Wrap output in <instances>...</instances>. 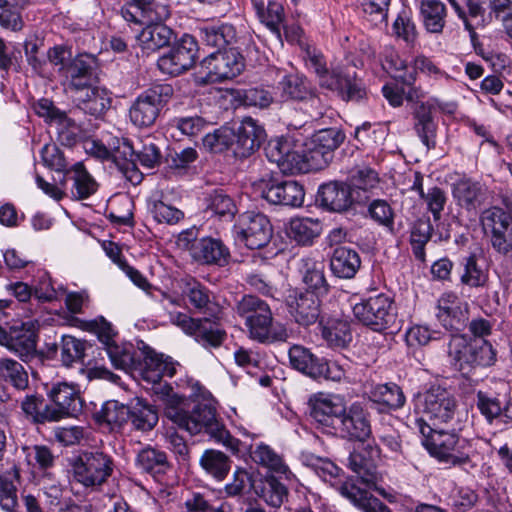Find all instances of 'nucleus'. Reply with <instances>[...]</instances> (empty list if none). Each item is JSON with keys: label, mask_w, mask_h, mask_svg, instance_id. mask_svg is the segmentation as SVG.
I'll return each instance as SVG.
<instances>
[{"label": "nucleus", "mask_w": 512, "mask_h": 512, "mask_svg": "<svg viewBox=\"0 0 512 512\" xmlns=\"http://www.w3.org/2000/svg\"><path fill=\"white\" fill-rule=\"evenodd\" d=\"M138 372L144 381L157 385L155 393L163 402L165 415L179 428L191 435L208 433L215 441L223 444L233 453L239 451L240 441L234 438L216 418L214 407L207 403H198L189 410L186 397L173 392L168 384H161L163 377H173L176 373L171 358L158 354L148 346L142 348Z\"/></svg>", "instance_id": "f257e3e1"}, {"label": "nucleus", "mask_w": 512, "mask_h": 512, "mask_svg": "<svg viewBox=\"0 0 512 512\" xmlns=\"http://www.w3.org/2000/svg\"><path fill=\"white\" fill-rule=\"evenodd\" d=\"M311 466L324 482L330 483L343 497L363 512H392L379 499L371 496L362 487L357 486L353 478L342 480L340 478L341 469L330 460L317 458Z\"/></svg>", "instance_id": "f03ea898"}, {"label": "nucleus", "mask_w": 512, "mask_h": 512, "mask_svg": "<svg viewBox=\"0 0 512 512\" xmlns=\"http://www.w3.org/2000/svg\"><path fill=\"white\" fill-rule=\"evenodd\" d=\"M447 353L451 365L462 372L488 367L496 361V352L488 341L459 334L451 336Z\"/></svg>", "instance_id": "7ed1b4c3"}, {"label": "nucleus", "mask_w": 512, "mask_h": 512, "mask_svg": "<svg viewBox=\"0 0 512 512\" xmlns=\"http://www.w3.org/2000/svg\"><path fill=\"white\" fill-rule=\"evenodd\" d=\"M107 144L102 141H87L86 151L101 160H112L123 176L132 184L137 185L143 179V174L133 162L134 146L128 139L109 137Z\"/></svg>", "instance_id": "20e7f679"}, {"label": "nucleus", "mask_w": 512, "mask_h": 512, "mask_svg": "<svg viewBox=\"0 0 512 512\" xmlns=\"http://www.w3.org/2000/svg\"><path fill=\"white\" fill-rule=\"evenodd\" d=\"M415 428L422 435V443L433 457L453 465H462L469 461L468 455L459 453L456 449L459 438L454 431L431 426L423 417L415 420Z\"/></svg>", "instance_id": "39448f33"}, {"label": "nucleus", "mask_w": 512, "mask_h": 512, "mask_svg": "<svg viewBox=\"0 0 512 512\" xmlns=\"http://www.w3.org/2000/svg\"><path fill=\"white\" fill-rule=\"evenodd\" d=\"M243 69V56L237 49L230 47L213 52L201 61L198 81L204 84L222 82L235 78Z\"/></svg>", "instance_id": "423d86ee"}, {"label": "nucleus", "mask_w": 512, "mask_h": 512, "mask_svg": "<svg viewBox=\"0 0 512 512\" xmlns=\"http://www.w3.org/2000/svg\"><path fill=\"white\" fill-rule=\"evenodd\" d=\"M353 314L359 322L376 332L392 327L397 317L392 299L385 294L371 296L356 303Z\"/></svg>", "instance_id": "0eeeda50"}, {"label": "nucleus", "mask_w": 512, "mask_h": 512, "mask_svg": "<svg viewBox=\"0 0 512 512\" xmlns=\"http://www.w3.org/2000/svg\"><path fill=\"white\" fill-rule=\"evenodd\" d=\"M113 469L109 455L101 451L84 452L73 463V476L84 487L95 488L107 481Z\"/></svg>", "instance_id": "6e6552de"}, {"label": "nucleus", "mask_w": 512, "mask_h": 512, "mask_svg": "<svg viewBox=\"0 0 512 512\" xmlns=\"http://www.w3.org/2000/svg\"><path fill=\"white\" fill-rule=\"evenodd\" d=\"M480 222L492 248L501 255L512 253V214L501 207L485 209Z\"/></svg>", "instance_id": "1a4fd4ad"}, {"label": "nucleus", "mask_w": 512, "mask_h": 512, "mask_svg": "<svg viewBox=\"0 0 512 512\" xmlns=\"http://www.w3.org/2000/svg\"><path fill=\"white\" fill-rule=\"evenodd\" d=\"M172 93V87L167 84L154 85L143 91L129 109L131 122L137 127L151 126Z\"/></svg>", "instance_id": "9d476101"}, {"label": "nucleus", "mask_w": 512, "mask_h": 512, "mask_svg": "<svg viewBox=\"0 0 512 512\" xmlns=\"http://www.w3.org/2000/svg\"><path fill=\"white\" fill-rule=\"evenodd\" d=\"M416 406L430 421L431 426H440L454 419L457 404L454 396L447 389L432 386L418 397Z\"/></svg>", "instance_id": "9b49d317"}, {"label": "nucleus", "mask_w": 512, "mask_h": 512, "mask_svg": "<svg viewBox=\"0 0 512 512\" xmlns=\"http://www.w3.org/2000/svg\"><path fill=\"white\" fill-rule=\"evenodd\" d=\"M255 187L263 199L274 205L300 207L304 202V189L296 181H282L271 176L259 180Z\"/></svg>", "instance_id": "f8f14e48"}, {"label": "nucleus", "mask_w": 512, "mask_h": 512, "mask_svg": "<svg viewBox=\"0 0 512 512\" xmlns=\"http://www.w3.org/2000/svg\"><path fill=\"white\" fill-rule=\"evenodd\" d=\"M345 134L338 128H324L316 131L308 144L307 161L311 167L322 169L333 159L334 152L344 142Z\"/></svg>", "instance_id": "ddd939ff"}, {"label": "nucleus", "mask_w": 512, "mask_h": 512, "mask_svg": "<svg viewBox=\"0 0 512 512\" xmlns=\"http://www.w3.org/2000/svg\"><path fill=\"white\" fill-rule=\"evenodd\" d=\"M197 52L198 43L196 38L184 34L167 54L158 59L157 65L163 73L176 76L194 65Z\"/></svg>", "instance_id": "4468645a"}, {"label": "nucleus", "mask_w": 512, "mask_h": 512, "mask_svg": "<svg viewBox=\"0 0 512 512\" xmlns=\"http://www.w3.org/2000/svg\"><path fill=\"white\" fill-rule=\"evenodd\" d=\"M170 321L204 347H218L225 339V332L208 318L193 319L187 314L173 312L170 313Z\"/></svg>", "instance_id": "2eb2a0df"}, {"label": "nucleus", "mask_w": 512, "mask_h": 512, "mask_svg": "<svg viewBox=\"0 0 512 512\" xmlns=\"http://www.w3.org/2000/svg\"><path fill=\"white\" fill-rule=\"evenodd\" d=\"M47 396L52 402L50 411L51 414H54V422L63 418L76 417L82 411L83 402L80 391L72 383L58 382L52 384Z\"/></svg>", "instance_id": "dca6fc26"}, {"label": "nucleus", "mask_w": 512, "mask_h": 512, "mask_svg": "<svg viewBox=\"0 0 512 512\" xmlns=\"http://www.w3.org/2000/svg\"><path fill=\"white\" fill-rule=\"evenodd\" d=\"M310 415L323 432L336 434L346 403L339 395L320 394L311 399Z\"/></svg>", "instance_id": "f3484780"}, {"label": "nucleus", "mask_w": 512, "mask_h": 512, "mask_svg": "<svg viewBox=\"0 0 512 512\" xmlns=\"http://www.w3.org/2000/svg\"><path fill=\"white\" fill-rule=\"evenodd\" d=\"M238 239L249 249H260L268 244L272 227L268 218L261 213L246 212L239 217Z\"/></svg>", "instance_id": "a211bd4d"}, {"label": "nucleus", "mask_w": 512, "mask_h": 512, "mask_svg": "<svg viewBox=\"0 0 512 512\" xmlns=\"http://www.w3.org/2000/svg\"><path fill=\"white\" fill-rule=\"evenodd\" d=\"M336 434L342 437L364 442L371 435V425L368 412L360 402L346 406L345 412L337 427Z\"/></svg>", "instance_id": "6ab92c4d"}, {"label": "nucleus", "mask_w": 512, "mask_h": 512, "mask_svg": "<svg viewBox=\"0 0 512 512\" xmlns=\"http://www.w3.org/2000/svg\"><path fill=\"white\" fill-rule=\"evenodd\" d=\"M368 196L360 197L353 193L352 187L343 182L333 181L320 186L318 201L329 211L342 212L354 202H364Z\"/></svg>", "instance_id": "aec40b11"}, {"label": "nucleus", "mask_w": 512, "mask_h": 512, "mask_svg": "<svg viewBox=\"0 0 512 512\" xmlns=\"http://www.w3.org/2000/svg\"><path fill=\"white\" fill-rule=\"evenodd\" d=\"M320 298L309 291H292L287 297L289 313L302 326H309L319 319Z\"/></svg>", "instance_id": "412c9836"}, {"label": "nucleus", "mask_w": 512, "mask_h": 512, "mask_svg": "<svg viewBox=\"0 0 512 512\" xmlns=\"http://www.w3.org/2000/svg\"><path fill=\"white\" fill-rule=\"evenodd\" d=\"M38 327V322L34 320L12 326L5 336V345L22 359L33 356L36 352Z\"/></svg>", "instance_id": "4be33fe9"}, {"label": "nucleus", "mask_w": 512, "mask_h": 512, "mask_svg": "<svg viewBox=\"0 0 512 512\" xmlns=\"http://www.w3.org/2000/svg\"><path fill=\"white\" fill-rule=\"evenodd\" d=\"M436 317L447 330H460L468 319V304L454 293H444L438 300Z\"/></svg>", "instance_id": "5701e85b"}, {"label": "nucleus", "mask_w": 512, "mask_h": 512, "mask_svg": "<svg viewBox=\"0 0 512 512\" xmlns=\"http://www.w3.org/2000/svg\"><path fill=\"white\" fill-rule=\"evenodd\" d=\"M119 13L128 24L135 26L163 23L170 16L169 7L155 0L141 8L123 5Z\"/></svg>", "instance_id": "b1692460"}, {"label": "nucleus", "mask_w": 512, "mask_h": 512, "mask_svg": "<svg viewBox=\"0 0 512 512\" xmlns=\"http://www.w3.org/2000/svg\"><path fill=\"white\" fill-rule=\"evenodd\" d=\"M234 141V155L240 158L250 156L265 138V131L256 120L246 117L242 120Z\"/></svg>", "instance_id": "393cba45"}, {"label": "nucleus", "mask_w": 512, "mask_h": 512, "mask_svg": "<svg viewBox=\"0 0 512 512\" xmlns=\"http://www.w3.org/2000/svg\"><path fill=\"white\" fill-rule=\"evenodd\" d=\"M95 58L90 54H79L65 68L63 75L68 88L74 92H83L92 84Z\"/></svg>", "instance_id": "a878e982"}, {"label": "nucleus", "mask_w": 512, "mask_h": 512, "mask_svg": "<svg viewBox=\"0 0 512 512\" xmlns=\"http://www.w3.org/2000/svg\"><path fill=\"white\" fill-rule=\"evenodd\" d=\"M348 466L357 475V479H353L357 486H359V483L363 484L367 492L368 489L374 490L389 502L396 501V495L394 493L387 492L383 487L378 485L379 476L375 468L370 465L361 454L351 453L348 458Z\"/></svg>", "instance_id": "bb28decb"}, {"label": "nucleus", "mask_w": 512, "mask_h": 512, "mask_svg": "<svg viewBox=\"0 0 512 512\" xmlns=\"http://www.w3.org/2000/svg\"><path fill=\"white\" fill-rule=\"evenodd\" d=\"M245 327L248 337L262 344L285 341L288 336L285 327L274 321L272 312L254 319Z\"/></svg>", "instance_id": "cd10ccee"}, {"label": "nucleus", "mask_w": 512, "mask_h": 512, "mask_svg": "<svg viewBox=\"0 0 512 512\" xmlns=\"http://www.w3.org/2000/svg\"><path fill=\"white\" fill-rule=\"evenodd\" d=\"M200 42L217 51L227 50L236 41V30L229 23H203L197 27Z\"/></svg>", "instance_id": "c85d7f7f"}, {"label": "nucleus", "mask_w": 512, "mask_h": 512, "mask_svg": "<svg viewBox=\"0 0 512 512\" xmlns=\"http://www.w3.org/2000/svg\"><path fill=\"white\" fill-rule=\"evenodd\" d=\"M452 192L458 205L468 211H476L487 198V190L484 185L470 178L456 181L453 184Z\"/></svg>", "instance_id": "c756f323"}, {"label": "nucleus", "mask_w": 512, "mask_h": 512, "mask_svg": "<svg viewBox=\"0 0 512 512\" xmlns=\"http://www.w3.org/2000/svg\"><path fill=\"white\" fill-rule=\"evenodd\" d=\"M190 254L193 259L203 264L224 265L228 261L229 250L220 240L206 237L191 245Z\"/></svg>", "instance_id": "7c9ffc66"}, {"label": "nucleus", "mask_w": 512, "mask_h": 512, "mask_svg": "<svg viewBox=\"0 0 512 512\" xmlns=\"http://www.w3.org/2000/svg\"><path fill=\"white\" fill-rule=\"evenodd\" d=\"M438 106L436 100L421 102L414 110V127L421 141L427 148L435 147L436 124L432 110Z\"/></svg>", "instance_id": "2f4dec72"}, {"label": "nucleus", "mask_w": 512, "mask_h": 512, "mask_svg": "<svg viewBox=\"0 0 512 512\" xmlns=\"http://www.w3.org/2000/svg\"><path fill=\"white\" fill-rule=\"evenodd\" d=\"M304 60L308 69L313 71L321 87H337L336 76L342 68L329 69L324 55L314 47H307L304 52Z\"/></svg>", "instance_id": "473e14b6"}, {"label": "nucleus", "mask_w": 512, "mask_h": 512, "mask_svg": "<svg viewBox=\"0 0 512 512\" xmlns=\"http://www.w3.org/2000/svg\"><path fill=\"white\" fill-rule=\"evenodd\" d=\"M361 266L359 254L348 247H337L330 259V270L340 279H351Z\"/></svg>", "instance_id": "72a5a7b5"}, {"label": "nucleus", "mask_w": 512, "mask_h": 512, "mask_svg": "<svg viewBox=\"0 0 512 512\" xmlns=\"http://www.w3.org/2000/svg\"><path fill=\"white\" fill-rule=\"evenodd\" d=\"M76 94L75 101L78 102V106L85 113L95 117L101 116L111 105L110 93L104 88L90 85L83 92Z\"/></svg>", "instance_id": "f704fd0d"}, {"label": "nucleus", "mask_w": 512, "mask_h": 512, "mask_svg": "<svg viewBox=\"0 0 512 512\" xmlns=\"http://www.w3.org/2000/svg\"><path fill=\"white\" fill-rule=\"evenodd\" d=\"M299 270L303 282L308 288L307 291L319 297L328 292L329 286L324 275V264L322 262L315 261L310 257L301 258Z\"/></svg>", "instance_id": "c9c22d12"}, {"label": "nucleus", "mask_w": 512, "mask_h": 512, "mask_svg": "<svg viewBox=\"0 0 512 512\" xmlns=\"http://www.w3.org/2000/svg\"><path fill=\"white\" fill-rule=\"evenodd\" d=\"M136 39L143 51H157L167 46L173 36V31L164 23L143 25Z\"/></svg>", "instance_id": "e433bc0d"}, {"label": "nucleus", "mask_w": 512, "mask_h": 512, "mask_svg": "<svg viewBox=\"0 0 512 512\" xmlns=\"http://www.w3.org/2000/svg\"><path fill=\"white\" fill-rule=\"evenodd\" d=\"M111 363L117 369L127 373H135L139 368L140 359H142V349L136 350L132 344L118 345L112 343L105 349Z\"/></svg>", "instance_id": "4c0bfd02"}, {"label": "nucleus", "mask_w": 512, "mask_h": 512, "mask_svg": "<svg viewBox=\"0 0 512 512\" xmlns=\"http://www.w3.org/2000/svg\"><path fill=\"white\" fill-rule=\"evenodd\" d=\"M185 294L189 303L199 313L210 317H217L220 313V305L215 301L212 293L199 282L193 281L187 285Z\"/></svg>", "instance_id": "58836bf2"}, {"label": "nucleus", "mask_w": 512, "mask_h": 512, "mask_svg": "<svg viewBox=\"0 0 512 512\" xmlns=\"http://www.w3.org/2000/svg\"><path fill=\"white\" fill-rule=\"evenodd\" d=\"M257 17L278 39H281V28L285 19L284 8L277 1L265 4L260 0H251Z\"/></svg>", "instance_id": "ea45409f"}, {"label": "nucleus", "mask_w": 512, "mask_h": 512, "mask_svg": "<svg viewBox=\"0 0 512 512\" xmlns=\"http://www.w3.org/2000/svg\"><path fill=\"white\" fill-rule=\"evenodd\" d=\"M136 465L157 481H161L162 476L170 469L166 454L152 447H146L137 454Z\"/></svg>", "instance_id": "a19ab883"}, {"label": "nucleus", "mask_w": 512, "mask_h": 512, "mask_svg": "<svg viewBox=\"0 0 512 512\" xmlns=\"http://www.w3.org/2000/svg\"><path fill=\"white\" fill-rule=\"evenodd\" d=\"M288 356L290 365L295 370L313 379H319L321 373L319 363L321 358L314 355L310 349L302 345H293L289 349Z\"/></svg>", "instance_id": "79ce46f5"}, {"label": "nucleus", "mask_w": 512, "mask_h": 512, "mask_svg": "<svg viewBox=\"0 0 512 512\" xmlns=\"http://www.w3.org/2000/svg\"><path fill=\"white\" fill-rule=\"evenodd\" d=\"M321 223L312 218H293L290 220L287 235L299 245H310L321 233Z\"/></svg>", "instance_id": "37998d69"}, {"label": "nucleus", "mask_w": 512, "mask_h": 512, "mask_svg": "<svg viewBox=\"0 0 512 512\" xmlns=\"http://www.w3.org/2000/svg\"><path fill=\"white\" fill-rule=\"evenodd\" d=\"M420 12L423 25L429 33L439 34L446 23L447 10L440 0H422Z\"/></svg>", "instance_id": "c03bdc74"}, {"label": "nucleus", "mask_w": 512, "mask_h": 512, "mask_svg": "<svg viewBox=\"0 0 512 512\" xmlns=\"http://www.w3.org/2000/svg\"><path fill=\"white\" fill-rule=\"evenodd\" d=\"M281 90V101L304 100L312 95V87L308 79L300 74L285 75L278 83Z\"/></svg>", "instance_id": "a18cd8bd"}, {"label": "nucleus", "mask_w": 512, "mask_h": 512, "mask_svg": "<svg viewBox=\"0 0 512 512\" xmlns=\"http://www.w3.org/2000/svg\"><path fill=\"white\" fill-rule=\"evenodd\" d=\"M322 337L332 348H344L352 340L350 325L346 320L330 318L322 324Z\"/></svg>", "instance_id": "49530a36"}, {"label": "nucleus", "mask_w": 512, "mask_h": 512, "mask_svg": "<svg viewBox=\"0 0 512 512\" xmlns=\"http://www.w3.org/2000/svg\"><path fill=\"white\" fill-rule=\"evenodd\" d=\"M250 455L255 463L275 473L281 475H287L289 473V468L283 460V457L265 443L256 444L251 449Z\"/></svg>", "instance_id": "de8ad7c7"}, {"label": "nucleus", "mask_w": 512, "mask_h": 512, "mask_svg": "<svg viewBox=\"0 0 512 512\" xmlns=\"http://www.w3.org/2000/svg\"><path fill=\"white\" fill-rule=\"evenodd\" d=\"M129 419L135 429L150 431L158 423V414L147 402L136 398L130 402Z\"/></svg>", "instance_id": "09e8293b"}, {"label": "nucleus", "mask_w": 512, "mask_h": 512, "mask_svg": "<svg viewBox=\"0 0 512 512\" xmlns=\"http://www.w3.org/2000/svg\"><path fill=\"white\" fill-rule=\"evenodd\" d=\"M201 467L217 480H223L230 471L231 462L223 452L208 449L200 457Z\"/></svg>", "instance_id": "8fccbe9b"}, {"label": "nucleus", "mask_w": 512, "mask_h": 512, "mask_svg": "<svg viewBox=\"0 0 512 512\" xmlns=\"http://www.w3.org/2000/svg\"><path fill=\"white\" fill-rule=\"evenodd\" d=\"M21 409L25 416L33 423L44 424L54 422V414H51L50 405L44 403L42 396L35 394L26 395L21 402Z\"/></svg>", "instance_id": "3c124183"}, {"label": "nucleus", "mask_w": 512, "mask_h": 512, "mask_svg": "<svg viewBox=\"0 0 512 512\" xmlns=\"http://www.w3.org/2000/svg\"><path fill=\"white\" fill-rule=\"evenodd\" d=\"M372 401L382 404L390 409H399L405 403V396L401 388L394 383L379 384L371 392Z\"/></svg>", "instance_id": "603ef678"}, {"label": "nucleus", "mask_w": 512, "mask_h": 512, "mask_svg": "<svg viewBox=\"0 0 512 512\" xmlns=\"http://www.w3.org/2000/svg\"><path fill=\"white\" fill-rule=\"evenodd\" d=\"M70 173L73 174V188L71 190L73 197L87 199L96 192L97 183L81 162L75 163Z\"/></svg>", "instance_id": "864d4df0"}, {"label": "nucleus", "mask_w": 512, "mask_h": 512, "mask_svg": "<svg viewBox=\"0 0 512 512\" xmlns=\"http://www.w3.org/2000/svg\"><path fill=\"white\" fill-rule=\"evenodd\" d=\"M270 312L272 311L269 305L253 295L242 297L236 305V313L244 320V325Z\"/></svg>", "instance_id": "5fc2aeb1"}, {"label": "nucleus", "mask_w": 512, "mask_h": 512, "mask_svg": "<svg viewBox=\"0 0 512 512\" xmlns=\"http://www.w3.org/2000/svg\"><path fill=\"white\" fill-rule=\"evenodd\" d=\"M0 377L18 390L28 387V374L23 365L14 359L0 358Z\"/></svg>", "instance_id": "6e6d98bb"}, {"label": "nucleus", "mask_w": 512, "mask_h": 512, "mask_svg": "<svg viewBox=\"0 0 512 512\" xmlns=\"http://www.w3.org/2000/svg\"><path fill=\"white\" fill-rule=\"evenodd\" d=\"M235 139V132L231 128L221 127L216 129L213 133L205 135L203 145L207 150L213 153H221L230 148L234 151Z\"/></svg>", "instance_id": "4d7b16f0"}, {"label": "nucleus", "mask_w": 512, "mask_h": 512, "mask_svg": "<svg viewBox=\"0 0 512 512\" xmlns=\"http://www.w3.org/2000/svg\"><path fill=\"white\" fill-rule=\"evenodd\" d=\"M257 494L262 498L268 505L272 507H280L288 496V490L284 484L279 482L276 478H266L262 482L260 490H257Z\"/></svg>", "instance_id": "13d9d810"}, {"label": "nucleus", "mask_w": 512, "mask_h": 512, "mask_svg": "<svg viewBox=\"0 0 512 512\" xmlns=\"http://www.w3.org/2000/svg\"><path fill=\"white\" fill-rule=\"evenodd\" d=\"M207 210L224 220H232L237 212L233 199L220 191H215L207 200Z\"/></svg>", "instance_id": "bf43d9fd"}, {"label": "nucleus", "mask_w": 512, "mask_h": 512, "mask_svg": "<svg viewBox=\"0 0 512 512\" xmlns=\"http://www.w3.org/2000/svg\"><path fill=\"white\" fill-rule=\"evenodd\" d=\"M335 80L337 87H328L329 90L339 92L347 100H360L364 97L365 91L355 80L354 75L341 69Z\"/></svg>", "instance_id": "052dcab7"}, {"label": "nucleus", "mask_w": 512, "mask_h": 512, "mask_svg": "<svg viewBox=\"0 0 512 512\" xmlns=\"http://www.w3.org/2000/svg\"><path fill=\"white\" fill-rule=\"evenodd\" d=\"M130 404L124 405L118 401H107L99 412V418L109 425L121 426L129 420Z\"/></svg>", "instance_id": "680f3d73"}, {"label": "nucleus", "mask_w": 512, "mask_h": 512, "mask_svg": "<svg viewBox=\"0 0 512 512\" xmlns=\"http://www.w3.org/2000/svg\"><path fill=\"white\" fill-rule=\"evenodd\" d=\"M464 272L461 275V282L470 287H481L487 282V272L478 264L475 255L464 259Z\"/></svg>", "instance_id": "e2e57ef3"}, {"label": "nucleus", "mask_w": 512, "mask_h": 512, "mask_svg": "<svg viewBox=\"0 0 512 512\" xmlns=\"http://www.w3.org/2000/svg\"><path fill=\"white\" fill-rule=\"evenodd\" d=\"M476 406L480 413L490 423L502 416V412L504 410L503 403L498 397L483 391H478L476 394Z\"/></svg>", "instance_id": "0e129e2a"}, {"label": "nucleus", "mask_w": 512, "mask_h": 512, "mask_svg": "<svg viewBox=\"0 0 512 512\" xmlns=\"http://www.w3.org/2000/svg\"><path fill=\"white\" fill-rule=\"evenodd\" d=\"M390 0H363L362 7L366 19L374 26L385 25L388 19Z\"/></svg>", "instance_id": "69168bd1"}, {"label": "nucleus", "mask_w": 512, "mask_h": 512, "mask_svg": "<svg viewBox=\"0 0 512 512\" xmlns=\"http://www.w3.org/2000/svg\"><path fill=\"white\" fill-rule=\"evenodd\" d=\"M0 507L3 512H17V489L13 481L0 472Z\"/></svg>", "instance_id": "338daca9"}, {"label": "nucleus", "mask_w": 512, "mask_h": 512, "mask_svg": "<svg viewBox=\"0 0 512 512\" xmlns=\"http://www.w3.org/2000/svg\"><path fill=\"white\" fill-rule=\"evenodd\" d=\"M84 357V343L73 336H63L61 341V361L69 367Z\"/></svg>", "instance_id": "774afa93"}]
</instances>
